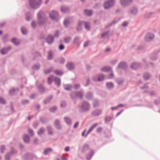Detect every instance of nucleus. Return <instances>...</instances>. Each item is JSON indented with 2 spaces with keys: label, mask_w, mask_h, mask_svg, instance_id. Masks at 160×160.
<instances>
[{
  "label": "nucleus",
  "mask_w": 160,
  "mask_h": 160,
  "mask_svg": "<svg viewBox=\"0 0 160 160\" xmlns=\"http://www.w3.org/2000/svg\"><path fill=\"white\" fill-rule=\"evenodd\" d=\"M159 52H160V50H159L157 53L152 55L150 56V59L152 60H155L157 58V53H159Z\"/></svg>",
  "instance_id": "obj_40"
},
{
  "label": "nucleus",
  "mask_w": 160,
  "mask_h": 160,
  "mask_svg": "<svg viewBox=\"0 0 160 160\" xmlns=\"http://www.w3.org/2000/svg\"><path fill=\"white\" fill-rule=\"evenodd\" d=\"M52 151V149L50 148H48L45 149L43 153L45 155H48L50 152Z\"/></svg>",
  "instance_id": "obj_44"
},
{
  "label": "nucleus",
  "mask_w": 160,
  "mask_h": 160,
  "mask_svg": "<svg viewBox=\"0 0 160 160\" xmlns=\"http://www.w3.org/2000/svg\"><path fill=\"white\" fill-rule=\"evenodd\" d=\"M40 67V64L37 63L34 65L32 67V68L34 70H37L39 69Z\"/></svg>",
  "instance_id": "obj_46"
},
{
  "label": "nucleus",
  "mask_w": 160,
  "mask_h": 160,
  "mask_svg": "<svg viewBox=\"0 0 160 160\" xmlns=\"http://www.w3.org/2000/svg\"><path fill=\"white\" fill-rule=\"evenodd\" d=\"M17 151L14 148H11V155L17 153Z\"/></svg>",
  "instance_id": "obj_58"
},
{
  "label": "nucleus",
  "mask_w": 160,
  "mask_h": 160,
  "mask_svg": "<svg viewBox=\"0 0 160 160\" xmlns=\"http://www.w3.org/2000/svg\"><path fill=\"white\" fill-rule=\"evenodd\" d=\"M50 18L52 20L57 21L58 17V13L56 11L52 10L50 12L49 14Z\"/></svg>",
  "instance_id": "obj_5"
},
{
  "label": "nucleus",
  "mask_w": 160,
  "mask_h": 160,
  "mask_svg": "<svg viewBox=\"0 0 160 160\" xmlns=\"http://www.w3.org/2000/svg\"><path fill=\"white\" fill-rule=\"evenodd\" d=\"M57 109V107L56 106H53L49 109L50 111L52 112H53Z\"/></svg>",
  "instance_id": "obj_62"
},
{
  "label": "nucleus",
  "mask_w": 160,
  "mask_h": 160,
  "mask_svg": "<svg viewBox=\"0 0 160 160\" xmlns=\"http://www.w3.org/2000/svg\"><path fill=\"white\" fill-rule=\"evenodd\" d=\"M93 93L91 92H88L85 95V97L87 99H91L93 97Z\"/></svg>",
  "instance_id": "obj_26"
},
{
  "label": "nucleus",
  "mask_w": 160,
  "mask_h": 160,
  "mask_svg": "<svg viewBox=\"0 0 160 160\" xmlns=\"http://www.w3.org/2000/svg\"><path fill=\"white\" fill-rule=\"evenodd\" d=\"M64 121L68 125L70 126L71 125L72 120L70 118L67 117H65L64 118Z\"/></svg>",
  "instance_id": "obj_27"
},
{
  "label": "nucleus",
  "mask_w": 160,
  "mask_h": 160,
  "mask_svg": "<svg viewBox=\"0 0 160 160\" xmlns=\"http://www.w3.org/2000/svg\"><path fill=\"white\" fill-rule=\"evenodd\" d=\"M120 19V18H115L114 20H113L112 22L110 23L107 26H106V28H108L111 26H112L114 24H115L117 22H118Z\"/></svg>",
  "instance_id": "obj_16"
},
{
  "label": "nucleus",
  "mask_w": 160,
  "mask_h": 160,
  "mask_svg": "<svg viewBox=\"0 0 160 160\" xmlns=\"http://www.w3.org/2000/svg\"><path fill=\"white\" fill-rule=\"evenodd\" d=\"M23 139L25 142L26 143H28L30 141V138L29 136L27 134L23 135Z\"/></svg>",
  "instance_id": "obj_29"
},
{
  "label": "nucleus",
  "mask_w": 160,
  "mask_h": 160,
  "mask_svg": "<svg viewBox=\"0 0 160 160\" xmlns=\"http://www.w3.org/2000/svg\"><path fill=\"white\" fill-rule=\"evenodd\" d=\"M11 41L14 45H18L20 43V42L18 39H16L15 38H13L11 40Z\"/></svg>",
  "instance_id": "obj_33"
},
{
  "label": "nucleus",
  "mask_w": 160,
  "mask_h": 160,
  "mask_svg": "<svg viewBox=\"0 0 160 160\" xmlns=\"http://www.w3.org/2000/svg\"><path fill=\"white\" fill-rule=\"evenodd\" d=\"M30 6L32 9H37L42 3V0H29Z\"/></svg>",
  "instance_id": "obj_2"
},
{
  "label": "nucleus",
  "mask_w": 160,
  "mask_h": 160,
  "mask_svg": "<svg viewBox=\"0 0 160 160\" xmlns=\"http://www.w3.org/2000/svg\"><path fill=\"white\" fill-rule=\"evenodd\" d=\"M98 124L97 123H94L93 125L91 126V127L89 129L91 131H92L93 130V129L98 125Z\"/></svg>",
  "instance_id": "obj_63"
},
{
  "label": "nucleus",
  "mask_w": 160,
  "mask_h": 160,
  "mask_svg": "<svg viewBox=\"0 0 160 160\" xmlns=\"http://www.w3.org/2000/svg\"><path fill=\"white\" fill-rule=\"evenodd\" d=\"M54 80L55 83L58 86H59L61 84V80L60 78H55Z\"/></svg>",
  "instance_id": "obj_38"
},
{
  "label": "nucleus",
  "mask_w": 160,
  "mask_h": 160,
  "mask_svg": "<svg viewBox=\"0 0 160 160\" xmlns=\"http://www.w3.org/2000/svg\"><path fill=\"white\" fill-rule=\"evenodd\" d=\"M5 149V146L3 145H1L0 147V152L2 153H3Z\"/></svg>",
  "instance_id": "obj_60"
},
{
  "label": "nucleus",
  "mask_w": 160,
  "mask_h": 160,
  "mask_svg": "<svg viewBox=\"0 0 160 160\" xmlns=\"http://www.w3.org/2000/svg\"><path fill=\"white\" fill-rule=\"evenodd\" d=\"M54 36L53 35H48L47 38V42L49 44H52L54 41Z\"/></svg>",
  "instance_id": "obj_11"
},
{
  "label": "nucleus",
  "mask_w": 160,
  "mask_h": 160,
  "mask_svg": "<svg viewBox=\"0 0 160 160\" xmlns=\"http://www.w3.org/2000/svg\"><path fill=\"white\" fill-rule=\"evenodd\" d=\"M47 129L49 135H51L53 134V131L52 128L49 126L47 127Z\"/></svg>",
  "instance_id": "obj_36"
},
{
  "label": "nucleus",
  "mask_w": 160,
  "mask_h": 160,
  "mask_svg": "<svg viewBox=\"0 0 160 160\" xmlns=\"http://www.w3.org/2000/svg\"><path fill=\"white\" fill-rule=\"evenodd\" d=\"M79 38L78 37H76L74 38L72 43L74 44H78V41L79 39Z\"/></svg>",
  "instance_id": "obj_57"
},
{
  "label": "nucleus",
  "mask_w": 160,
  "mask_h": 160,
  "mask_svg": "<svg viewBox=\"0 0 160 160\" xmlns=\"http://www.w3.org/2000/svg\"><path fill=\"white\" fill-rule=\"evenodd\" d=\"M116 81L118 84H121L123 82V79L121 78L117 79Z\"/></svg>",
  "instance_id": "obj_54"
},
{
  "label": "nucleus",
  "mask_w": 160,
  "mask_h": 160,
  "mask_svg": "<svg viewBox=\"0 0 160 160\" xmlns=\"http://www.w3.org/2000/svg\"><path fill=\"white\" fill-rule=\"evenodd\" d=\"M53 57V52L51 51H49L48 53V58L49 60L52 59Z\"/></svg>",
  "instance_id": "obj_34"
},
{
  "label": "nucleus",
  "mask_w": 160,
  "mask_h": 160,
  "mask_svg": "<svg viewBox=\"0 0 160 160\" xmlns=\"http://www.w3.org/2000/svg\"><path fill=\"white\" fill-rule=\"evenodd\" d=\"M38 88L39 92L40 93H42L45 91V88L42 84H39L38 85Z\"/></svg>",
  "instance_id": "obj_25"
},
{
  "label": "nucleus",
  "mask_w": 160,
  "mask_h": 160,
  "mask_svg": "<svg viewBox=\"0 0 160 160\" xmlns=\"http://www.w3.org/2000/svg\"><path fill=\"white\" fill-rule=\"evenodd\" d=\"M99 105V101L98 100H95L93 102V106L94 107H96L98 106Z\"/></svg>",
  "instance_id": "obj_51"
},
{
  "label": "nucleus",
  "mask_w": 160,
  "mask_h": 160,
  "mask_svg": "<svg viewBox=\"0 0 160 160\" xmlns=\"http://www.w3.org/2000/svg\"><path fill=\"white\" fill-rule=\"evenodd\" d=\"M21 31L22 33L23 34H26L28 32V30L27 28L24 27H22L21 28Z\"/></svg>",
  "instance_id": "obj_47"
},
{
  "label": "nucleus",
  "mask_w": 160,
  "mask_h": 160,
  "mask_svg": "<svg viewBox=\"0 0 160 160\" xmlns=\"http://www.w3.org/2000/svg\"><path fill=\"white\" fill-rule=\"evenodd\" d=\"M63 23L65 26H67L69 24V20L67 18L65 19L63 22Z\"/></svg>",
  "instance_id": "obj_53"
},
{
  "label": "nucleus",
  "mask_w": 160,
  "mask_h": 160,
  "mask_svg": "<svg viewBox=\"0 0 160 160\" xmlns=\"http://www.w3.org/2000/svg\"><path fill=\"white\" fill-rule=\"evenodd\" d=\"M127 68V64L124 62H121L118 64L117 69L122 68L126 70Z\"/></svg>",
  "instance_id": "obj_10"
},
{
  "label": "nucleus",
  "mask_w": 160,
  "mask_h": 160,
  "mask_svg": "<svg viewBox=\"0 0 160 160\" xmlns=\"http://www.w3.org/2000/svg\"><path fill=\"white\" fill-rule=\"evenodd\" d=\"M8 35L7 34H6L4 35L2 38V40L3 42H5L7 41Z\"/></svg>",
  "instance_id": "obj_56"
},
{
  "label": "nucleus",
  "mask_w": 160,
  "mask_h": 160,
  "mask_svg": "<svg viewBox=\"0 0 160 160\" xmlns=\"http://www.w3.org/2000/svg\"><path fill=\"white\" fill-rule=\"evenodd\" d=\"M109 32L110 31H108L103 32L101 35V37L102 38H103L104 37L106 36H107L108 37L109 36L108 34Z\"/></svg>",
  "instance_id": "obj_48"
},
{
  "label": "nucleus",
  "mask_w": 160,
  "mask_h": 160,
  "mask_svg": "<svg viewBox=\"0 0 160 160\" xmlns=\"http://www.w3.org/2000/svg\"><path fill=\"white\" fill-rule=\"evenodd\" d=\"M138 11L137 8L135 7H133L129 9L128 11V13L130 15L136 16L138 13Z\"/></svg>",
  "instance_id": "obj_7"
},
{
  "label": "nucleus",
  "mask_w": 160,
  "mask_h": 160,
  "mask_svg": "<svg viewBox=\"0 0 160 160\" xmlns=\"http://www.w3.org/2000/svg\"><path fill=\"white\" fill-rule=\"evenodd\" d=\"M9 49H10V46H8V48H2L0 50V53L2 55H4L8 52Z\"/></svg>",
  "instance_id": "obj_18"
},
{
  "label": "nucleus",
  "mask_w": 160,
  "mask_h": 160,
  "mask_svg": "<svg viewBox=\"0 0 160 160\" xmlns=\"http://www.w3.org/2000/svg\"><path fill=\"white\" fill-rule=\"evenodd\" d=\"M112 68L110 67L106 66L101 69V71L103 72H107L111 71Z\"/></svg>",
  "instance_id": "obj_20"
},
{
  "label": "nucleus",
  "mask_w": 160,
  "mask_h": 160,
  "mask_svg": "<svg viewBox=\"0 0 160 160\" xmlns=\"http://www.w3.org/2000/svg\"><path fill=\"white\" fill-rule=\"evenodd\" d=\"M83 24L84 25L85 28L87 30H90L91 26L89 22L84 21Z\"/></svg>",
  "instance_id": "obj_32"
},
{
  "label": "nucleus",
  "mask_w": 160,
  "mask_h": 160,
  "mask_svg": "<svg viewBox=\"0 0 160 160\" xmlns=\"http://www.w3.org/2000/svg\"><path fill=\"white\" fill-rule=\"evenodd\" d=\"M37 19L39 24L43 25L47 21V17L42 10H40L37 14Z\"/></svg>",
  "instance_id": "obj_1"
},
{
  "label": "nucleus",
  "mask_w": 160,
  "mask_h": 160,
  "mask_svg": "<svg viewBox=\"0 0 160 160\" xmlns=\"http://www.w3.org/2000/svg\"><path fill=\"white\" fill-rule=\"evenodd\" d=\"M71 38L70 36L66 37L64 38V41L66 43H68L71 40Z\"/></svg>",
  "instance_id": "obj_50"
},
{
  "label": "nucleus",
  "mask_w": 160,
  "mask_h": 160,
  "mask_svg": "<svg viewBox=\"0 0 160 160\" xmlns=\"http://www.w3.org/2000/svg\"><path fill=\"white\" fill-rule=\"evenodd\" d=\"M94 154V150L92 149H90L89 152L86 155L87 160H91Z\"/></svg>",
  "instance_id": "obj_9"
},
{
  "label": "nucleus",
  "mask_w": 160,
  "mask_h": 160,
  "mask_svg": "<svg viewBox=\"0 0 160 160\" xmlns=\"http://www.w3.org/2000/svg\"><path fill=\"white\" fill-rule=\"evenodd\" d=\"M154 103L156 105H158L160 104V98L155 99L154 100Z\"/></svg>",
  "instance_id": "obj_61"
},
{
  "label": "nucleus",
  "mask_w": 160,
  "mask_h": 160,
  "mask_svg": "<svg viewBox=\"0 0 160 160\" xmlns=\"http://www.w3.org/2000/svg\"><path fill=\"white\" fill-rule=\"evenodd\" d=\"M53 98L52 95H51L47 98L44 101V103L45 104H47L51 101V100Z\"/></svg>",
  "instance_id": "obj_37"
},
{
  "label": "nucleus",
  "mask_w": 160,
  "mask_h": 160,
  "mask_svg": "<svg viewBox=\"0 0 160 160\" xmlns=\"http://www.w3.org/2000/svg\"><path fill=\"white\" fill-rule=\"evenodd\" d=\"M90 108V105L87 101H84L81 103V105L80 106L81 111L85 112L88 111Z\"/></svg>",
  "instance_id": "obj_4"
},
{
  "label": "nucleus",
  "mask_w": 160,
  "mask_h": 160,
  "mask_svg": "<svg viewBox=\"0 0 160 160\" xmlns=\"http://www.w3.org/2000/svg\"><path fill=\"white\" fill-rule=\"evenodd\" d=\"M54 79V77L53 75H51L48 79V83L49 84H50Z\"/></svg>",
  "instance_id": "obj_45"
},
{
  "label": "nucleus",
  "mask_w": 160,
  "mask_h": 160,
  "mask_svg": "<svg viewBox=\"0 0 160 160\" xmlns=\"http://www.w3.org/2000/svg\"><path fill=\"white\" fill-rule=\"evenodd\" d=\"M141 66V64L139 62H133L131 66V68L133 69H136L140 67Z\"/></svg>",
  "instance_id": "obj_17"
},
{
  "label": "nucleus",
  "mask_w": 160,
  "mask_h": 160,
  "mask_svg": "<svg viewBox=\"0 0 160 160\" xmlns=\"http://www.w3.org/2000/svg\"><path fill=\"white\" fill-rule=\"evenodd\" d=\"M5 160H9L10 159V152H9L5 155Z\"/></svg>",
  "instance_id": "obj_59"
},
{
  "label": "nucleus",
  "mask_w": 160,
  "mask_h": 160,
  "mask_svg": "<svg viewBox=\"0 0 160 160\" xmlns=\"http://www.w3.org/2000/svg\"><path fill=\"white\" fill-rule=\"evenodd\" d=\"M107 88L108 89H111L113 87L114 85L112 82H107L106 83Z\"/></svg>",
  "instance_id": "obj_24"
},
{
  "label": "nucleus",
  "mask_w": 160,
  "mask_h": 160,
  "mask_svg": "<svg viewBox=\"0 0 160 160\" xmlns=\"http://www.w3.org/2000/svg\"><path fill=\"white\" fill-rule=\"evenodd\" d=\"M83 23V21H79V22L77 28V30L79 32L82 30V27L84 25Z\"/></svg>",
  "instance_id": "obj_19"
},
{
  "label": "nucleus",
  "mask_w": 160,
  "mask_h": 160,
  "mask_svg": "<svg viewBox=\"0 0 160 160\" xmlns=\"http://www.w3.org/2000/svg\"><path fill=\"white\" fill-rule=\"evenodd\" d=\"M32 158V154L29 153H26L22 157V158L24 160H31Z\"/></svg>",
  "instance_id": "obj_15"
},
{
  "label": "nucleus",
  "mask_w": 160,
  "mask_h": 160,
  "mask_svg": "<svg viewBox=\"0 0 160 160\" xmlns=\"http://www.w3.org/2000/svg\"><path fill=\"white\" fill-rule=\"evenodd\" d=\"M18 88H11V95L17 94L18 91Z\"/></svg>",
  "instance_id": "obj_30"
},
{
  "label": "nucleus",
  "mask_w": 160,
  "mask_h": 160,
  "mask_svg": "<svg viewBox=\"0 0 160 160\" xmlns=\"http://www.w3.org/2000/svg\"><path fill=\"white\" fill-rule=\"evenodd\" d=\"M150 75L148 72L145 73L143 75V78L145 80H146L149 79L150 77Z\"/></svg>",
  "instance_id": "obj_39"
},
{
  "label": "nucleus",
  "mask_w": 160,
  "mask_h": 160,
  "mask_svg": "<svg viewBox=\"0 0 160 160\" xmlns=\"http://www.w3.org/2000/svg\"><path fill=\"white\" fill-rule=\"evenodd\" d=\"M102 112V110L100 109H96L92 112V114L94 116H97L100 115Z\"/></svg>",
  "instance_id": "obj_13"
},
{
  "label": "nucleus",
  "mask_w": 160,
  "mask_h": 160,
  "mask_svg": "<svg viewBox=\"0 0 160 160\" xmlns=\"http://www.w3.org/2000/svg\"><path fill=\"white\" fill-rule=\"evenodd\" d=\"M32 14L29 12H28L25 14L26 19L27 21H29L32 17Z\"/></svg>",
  "instance_id": "obj_28"
},
{
  "label": "nucleus",
  "mask_w": 160,
  "mask_h": 160,
  "mask_svg": "<svg viewBox=\"0 0 160 160\" xmlns=\"http://www.w3.org/2000/svg\"><path fill=\"white\" fill-rule=\"evenodd\" d=\"M154 37V35L152 33H148L145 37V40L146 41H149L152 39Z\"/></svg>",
  "instance_id": "obj_12"
},
{
  "label": "nucleus",
  "mask_w": 160,
  "mask_h": 160,
  "mask_svg": "<svg viewBox=\"0 0 160 160\" xmlns=\"http://www.w3.org/2000/svg\"><path fill=\"white\" fill-rule=\"evenodd\" d=\"M45 129L43 128H40L38 132V135H42L45 132Z\"/></svg>",
  "instance_id": "obj_41"
},
{
  "label": "nucleus",
  "mask_w": 160,
  "mask_h": 160,
  "mask_svg": "<svg viewBox=\"0 0 160 160\" xmlns=\"http://www.w3.org/2000/svg\"><path fill=\"white\" fill-rule=\"evenodd\" d=\"M61 10L64 13L68 12L69 11V8L66 6H63L61 7Z\"/></svg>",
  "instance_id": "obj_21"
},
{
  "label": "nucleus",
  "mask_w": 160,
  "mask_h": 160,
  "mask_svg": "<svg viewBox=\"0 0 160 160\" xmlns=\"http://www.w3.org/2000/svg\"><path fill=\"white\" fill-rule=\"evenodd\" d=\"M72 86L70 84H64L63 85V88L66 90L69 91L72 88Z\"/></svg>",
  "instance_id": "obj_31"
},
{
  "label": "nucleus",
  "mask_w": 160,
  "mask_h": 160,
  "mask_svg": "<svg viewBox=\"0 0 160 160\" xmlns=\"http://www.w3.org/2000/svg\"><path fill=\"white\" fill-rule=\"evenodd\" d=\"M67 67L70 70H72L74 68L73 64L72 62H68L67 64Z\"/></svg>",
  "instance_id": "obj_23"
},
{
  "label": "nucleus",
  "mask_w": 160,
  "mask_h": 160,
  "mask_svg": "<svg viewBox=\"0 0 160 160\" xmlns=\"http://www.w3.org/2000/svg\"><path fill=\"white\" fill-rule=\"evenodd\" d=\"M54 72L55 74L57 75H61L62 74V72L61 71L58 70H55Z\"/></svg>",
  "instance_id": "obj_55"
},
{
  "label": "nucleus",
  "mask_w": 160,
  "mask_h": 160,
  "mask_svg": "<svg viewBox=\"0 0 160 160\" xmlns=\"http://www.w3.org/2000/svg\"><path fill=\"white\" fill-rule=\"evenodd\" d=\"M84 12V14L87 16H90L92 15V12L91 10L85 9Z\"/></svg>",
  "instance_id": "obj_35"
},
{
  "label": "nucleus",
  "mask_w": 160,
  "mask_h": 160,
  "mask_svg": "<svg viewBox=\"0 0 160 160\" xmlns=\"http://www.w3.org/2000/svg\"><path fill=\"white\" fill-rule=\"evenodd\" d=\"M115 3L114 0H108L105 2L104 7L105 9H108L113 5Z\"/></svg>",
  "instance_id": "obj_6"
},
{
  "label": "nucleus",
  "mask_w": 160,
  "mask_h": 160,
  "mask_svg": "<svg viewBox=\"0 0 160 160\" xmlns=\"http://www.w3.org/2000/svg\"><path fill=\"white\" fill-rule=\"evenodd\" d=\"M84 92L82 91V92L80 91L74 92H71L70 94V96L72 99H74L76 98H82Z\"/></svg>",
  "instance_id": "obj_3"
},
{
  "label": "nucleus",
  "mask_w": 160,
  "mask_h": 160,
  "mask_svg": "<svg viewBox=\"0 0 160 160\" xmlns=\"http://www.w3.org/2000/svg\"><path fill=\"white\" fill-rule=\"evenodd\" d=\"M98 81L100 82L103 80L104 78V74H98Z\"/></svg>",
  "instance_id": "obj_43"
},
{
  "label": "nucleus",
  "mask_w": 160,
  "mask_h": 160,
  "mask_svg": "<svg viewBox=\"0 0 160 160\" xmlns=\"http://www.w3.org/2000/svg\"><path fill=\"white\" fill-rule=\"evenodd\" d=\"M112 119V118L109 116H107L105 118V123H107V122H110Z\"/></svg>",
  "instance_id": "obj_52"
},
{
  "label": "nucleus",
  "mask_w": 160,
  "mask_h": 160,
  "mask_svg": "<svg viewBox=\"0 0 160 160\" xmlns=\"http://www.w3.org/2000/svg\"><path fill=\"white\" fill-rule=\"evenodd\" d=\"M54 125L55 127L58 129H60L61 128L60 124L59 121L58 119H56L55 120L54 122Z\"/></svg>",
  "instance_id": "obj_22"
},
{
  "label": "nucleus",
  "mask_w": 160,
  "mask_h": 160,
  "mask_svg": "<svg viewBox=\"0 0 160 160\" xmlns=\"http://www.w3.org/2000/svg\"><path fill=\"white\" fill-rule=\"evenodd\" d=\"M132 0H120V3L123 7H126L130 5Z\"/></svg>",
  "instance_id": "obj_8"
},
{
  "label": "nucleus",
  "mask_w": 160,
  "mask_h": 160,
  "mask_svg": "<svg viewBox=\"0 0 160 160\" xmlns=\"http://www.w3.org/2000/svg\"><path fill=\"white\" fill-rule=\"evenodd\" d=\"M66 102L65 101H62L61 102L60 106L62 108H64L66 106Z\"/></svg>",
  "instance_id": "obj_64"
},
{
  "label": "nucleus",
  "mask_w": 160,
  "mask_h": 160,
  "mask_svg": "<svg viewBox=\"0 0 160 160\" xmlns=\"http://www.w3.org/2000/svg\"><path fill=\"white\" fill-rule=\"evenodd\" d=\"M89 148V145L88 144H84L81 149V152L82 153H85Z\"/></svg>",
  "instance_id": "obj_14"
},
{
  "label": "nucleus",
  "mask_w": 160,
  "mask_h": 160,
  "mask_svg": "<svg viewBox=\"0 0 160 160\" xmlns=\"http://www.w3.org/2000/svg\"><path fill=\"white\" fill-rule=\"evenodd\" d=\"M53 68L52 67L49 68L45 69L44 70V73L45 74H48L50 73L53 70Z\"/></svg>",
  "instance_id": "obj_49"
},
{
  "label": "nucleus",
  "mask_w": 160,
  "mask_h": 160,
  "mask_svg": "<svg viewBox=\"0 0 160 160\" xmlns=\"http://www.w3.org/2000/svg\"><path fill=\"white\" fill-rule=\"evenodd\" d=\"M40 121L42 123H45L47 122L48 120L45 117H42L40 118Z\"/></svg>",
  "instance_id": "obj_42"
}]
</instances>
